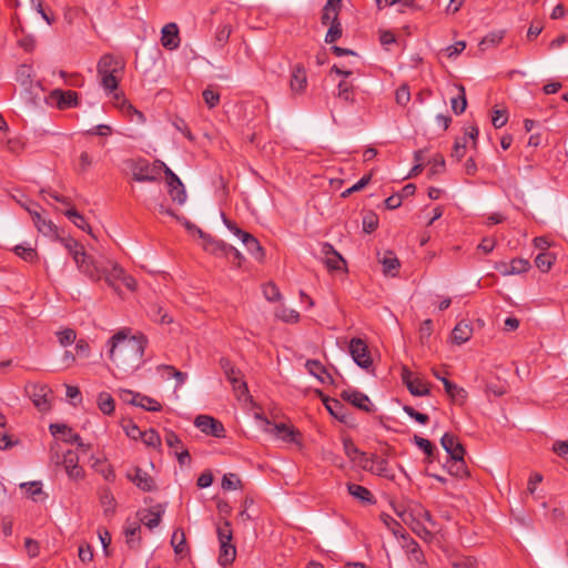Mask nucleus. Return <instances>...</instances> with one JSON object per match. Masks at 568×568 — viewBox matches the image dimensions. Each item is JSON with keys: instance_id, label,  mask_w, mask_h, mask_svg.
Wrapping results in <instances>:
<instances>
[{"instance_id": "53", "label": "nucleus", "mask_w": 568, "mask_h": 568, "mask_svg": "<svg viewBox=\"0 0 568 568\" xmlns=\"http://www.w3.org/2000/svg\"><path fill=\"white\" fill-rule=\"evenodd\" d=\"M61 346H69L77 341V333L72 328H64L57 333Z\"/></svg>"}, {"instance_id": "56", "label": "nucleus", "mask_w": 568, "mask_h": 568, "mask_svg": "<svg viewBox=\"0 0 568 568\" xmlns=\"http://www.w3.org/2000/svg\"><path fill=\"white\" fill-rule=\"evenodd\" d=\"M552 263L554 258L549 253H539L535 258V264L541 272H548Z\"/></svg>"}, {"instance_id": "46", "label": "nucleus", "mask_w": 568, "mask_h": 568, "mask_svg": "<svg viewBox=\"0 0 568 568\" xmlns=\"http://www.w3.org/2000/svg\"><path fill=\"white\" fill-rule=\"evenodd\" d=\"M158 371L159 372H171L172 377L175 378V381H176V385H175L176 388L181 387L187 378L186 373H183L171 365H159Z\"/></svg>"}, {"instance_id": "32", "label": "nucleus", "mask_w": 568, "mask_h": 568, "mask_svg": "<svg viewBox=\"0 0 568 568\" xmlns=\"http://www.w3.org/2000/svg\"><path fill=\"white\" fill-rule=\"evenodd\" d=\"M120 111L125 114L126 116H129L130 121L131 122H135L138 124H142L145 122V116L144 114L136 110L131 103L129 100H122L121 101V109Z\"/></svg>"}, {"instance_id": "58", "label": "nucleus", "mask_w": 568, "mask_h": 568, "mask_svg": "<svg viewBox=\"0 0 568 568\" xmlns=\"http://www.w3.org/2000/svg\"><path fill=\"white\" fill-rule=\"evenodd\" d=\"M219 363H220L221 369L223 371V373L227 379H230L234 376H237L241 373V371L237 369L232 364V362L226 357H222Z\"/></svg>"}, {"instance_id": "48", "label": "nucleus", "mask_w": 568, "mask_h": 568, "mask_svg": "<svg viewBox=\"0 0 568 568\" xmlns=\"http://www.w3.org/2000/svg\"><path fill=\"white\" fill-rule=\"evenodd\" d=\"M325 406L327 410L337 419L344 420L345 414H344V406L342 403L337 399H326Z\"/></svg>"}, {"instance_id": "3", "label": "nucleus", "mask_w": 568, "mask_h": 568, "mask_svg": "<svg viewBox=\"0 0 568 568\" xmlns=\"http://www.w3.org/2000/svg\"><path fill=\"white\" fill-rule=\"evenodd\" d=\"M348 351L353 361L361 368L368 371L373 366V358L368 351V346L362 338H352L348 345Z\"/></svg>"}, {"instance_id": "63", "label": "nucleus", "mask_w": 568, "mask_h": 568, "mask_svg": "<svg viewBox=\"0 0 568 568\" xmlns=\"http://www.w3.org/2000/svg\"><path fill=\"white\" fill-rule=\"evenodd\" d=\"M263 294L270 302H276L281 298L278 287L274 283H267L263 286Z\"/></svg>"}, {"instance_id": "17", "label": "nucleus", "mask_w": 568, "mask_h": 568, "mask_svg": "<svg viewBox=\"0 0 568 568\" xmlns=\"http://www.w3.org/2000/svg\"><path fill=\"white\" fill-rule=\"evenodd\" d=\"M440 444L446 453L449 455V458H460L465 456V448L458 442L457 437L453 434L445 433L440 439Z\"/></svg>"}, {"instance_id": "16", "label": "nucleus", "mask_w": 568, "mask_h": 568, "mask_svg": "<svg viewBox=\"0 0 568 568\" xmlns=\"http://www.w3.org/2000/svg\"><path fill=\"white\" fill-rule=\"evenodd\" d=\"M161 43L168 50H174L180 45L179 28L174 22H170L162 28Z\"/></svg>"}, {"instance_id": "59", "label": "nucleus", "mask_w": 568, "mask_h": 568, "mask_svg": "<svg viewBox=\"0 0 568 568\" xmlns=\"http://www.w3.org/2000/svg\"><path fill=\"white\" fill-rule=\"evenodd\" d=\"M141 439L146 446L158 447L161 445V437L154 429L143 432Z\"/></svg>"}, {"instance_id": "2", "label": "nucleus", "mask_w": 568, "mask_h": 568, "mask_svg": "<svg viewBox=\"0 0 568 568\" xmlns=\"http://www.w3.org/2000/svg\"><path fill=\"white\" fill-rule=\"evenodd\" d=\"M65 250L72 255L80 272L85 274L90 280L98 282L101 281V271L98 264L89 256L83 250V246L73 239H57Z\"/></svg>"}, {"instance_id": "7", "label": "nucleus", "mask_w": 568, "mask_h": 568, "mask_svg": "<svg viewBox=\"0 0 568 568\" xmlns=\"http://www.w3.org/2000/svg\"><path fill=\"white\" fill-rule=\"evenodd\" d=\"M402 379L412 395L426 396L429 394L427 384L419 377L414 376V374L406 367L403 368Z\"/></svg>"}, {"instance_id": "18", "label": "nucleus", "mask_w": 568, "mask_h": 568, "mask_svg": "<svg viewBox=\"0 0 568 568\" xmlns=\"http://www.w3.org/2000/svg\"><path fill=\"white\" fill-rule=\"evenodd\" d=\"M163 513L162 506L158 505L153 509L139 510L136 515L143 525L149 529H153L160 525Z\"/></svg>"}, {"instance_id": "39", "label": "nucleus", "mask_w": 568, "mask_h": 568, "mask_svg": "<svg viewBox=\"0 0 568 568\" xmlns=\"http://www.w3.org/2000/svg\"><path fill=\"white\" fill-rule=\"evenodd\" d=\"M98 406L105 415H111L114 412V400L112 396L105 392L99 394Z\"/></svg>"}, {"instance_id": "60", "label": "nucleus", "mask_w": 568, "mask_h": 568, "mask_svg": "<svg viewBox=\"0 0 568 568\" xmlns=\"http://www.w3.org/2000/svg\"><path fill=\"white\" fill-rule=\"evenodd\" d=\"M378 226V217L375 213L368 212L363 217V230L366 233L374 232Z\"/></svg>"}, {"instance_id": "10", "label": "nucleus", "mask_w": 568, "mask_h": 568, "mask_svg": "<svg viewBox=\"0 0 568 568\" xmlns=\"http://www.w3.org/2000/svg\"><path fill=\"white\" fill-rule=\"evenodd\" d=\"M62 465L68 477L72 480H79L83 478L84 470L81 466H79V456L73 450H67L63 455Z\"/></svg>"}, {"instance_id": "9", "label": "nucleus", "mask_w": 568, "mask_h": 568, "mask_svg": "<svg viewBox=\"0 0 568 568\" xmlns=\"http://www.w3.org/2000/svg\"><path fill=\"white\" fill-rule=\"evenodd\" d=\"M307 87L306 70L302 63H296L291 69L290 89L292 94H302Z\"/></svg>"}, {"instance_id": "25", "label": "nucleus", "mask_w": 568, "mask_h": 568, "mask_svg": "<svg viewBox=\"0 0 568 568\" xmlns=\"http://www.w3.org/2000/svg\"><path fill=\"white\" fill-rule=\"evenodd\" d=\"M445 466L448 473L457 478H466L469 475L464 457L449 458Z\"/></svg>"}, {"instance_id": "22", "label": "nucleus", "mask_w": 568, "mask_h": 568, "mask_svg": "<svg viewBox=\"0 0 568 568\" xmlns=\"http://www.w3.org/2000/svg\"><path fill=\"white\" fill-rule=\"evenodd\" d=\"M473 335V326L467 321H460L456 324L452 332V339L455 344L462 345L470 339Z\"/></svg>"}, {"instance_id": "13", "label": "nucleus", "mask_w": 568, "mask_h": 568, "mask_svg": "<svg viewBox=\"0 0 568 568\" xmlns=\"http://www.w3.org/2000/svg\"><path fill=\"white\" fill-rule=\"evenodd\" d=\"M126 477L143 491H151L154 489L153 478L140 467H134L132 471L126 474Z\"/></svg>"}, {"instance_id": "45", "label": "nucleus", "mask_w": 568, "mask_h": 568, "mask_svg": "<svg viewBox=\"0 0 568 568\" xmlns=\"http://www.w3.org/2000/svg\"><path fill=\"white\" fill-rule=\"evenodd\" d=\"M168 192L173 202H176L180 205L185 203L186 192H185V187H184L183 183H181L180 186H178V185L168 186Z\"/></svg>"}, {"instance_id": "52", "label": "nucleus", "mask_w": 568, "mask_h": 568, "mask_svg": "<svg viewBox=\"0 0 568 568\" xmlns=\"http://www.w3.org/2000/svg\"><path fill=\"white\" fill-rule=\"evenodd\" d=\"M232 386L234 392L236 393L237 397L241 398L242 396L246 395L248 389L246 383L243 381V375L240 373L237 376H234L230 379H227Z\"/></svg>"}, {"instance_id": "38", "label": "nucleus", "mask_w": 568, "mask_h": 568, "mask_svg": "<svg viewBox=\"0 0 568 568\" xmlns=\"http://www.w3.org/2000/svg\"><path fill=\"white\" fill-rule=\"evenodd\" d=\"M100 503L104 514H113L115 509V499L110 489L105 488L100 494Z\"/></svg>"}, {"instance_id": "42", "label": "nucleus", "mask_w": 568, "mask_h": 568, "mask_svg": "<svg viewBox=\"0 0 568 568\" xmlns=\"http://www.w3.org/2000/svg\"><path fill=\"white\" fill-rule=\"evenodd\" d=\"M134 406H139L141 408H144L148 412H159L161 410L162 406L161 404L145 395H142L139 393L138 403L133 404Z\"/></svg>"}, {"instance_id": "30", "label": "nucleus", "mask_w": 568, "mask_h": 568, "mask_svg": "<svg viewBox=\"0 0 568 568\" xmlns=\"http://www.w3.org/2000/svg\"><path fill=\"white\" fill-rule=\"evenodd\" d=\"M347 490L349 495H352L354 498L366 503V504H373L374 497L373 494L364 486L357 485V484H348Z\"/></svg>"}, {"instance_id": "23", "label": "nucleus", "mask_w": 568, "mask_h": 568, "mask_svg": "<svg viewBox=\"0 0 568 568\" xmlns=\"http://www.w3.org/2000/svg\"><path fill=\"white\" fill-rule=\"evenodd\" d=\"M123 69V63L111 54H104L98 62V74L118 73Z\"/></svg>"}, {"instance_id": "54", "label": "nucleus", "mask_w": 568, "mask_h": 568, "mask_svg": "<svg viewBox=\"0 0 568 568\" xmlns=\"http://www.w3.org/2000/svg\"><path fill=\"white\" fill-rule=\"evenodd\" d=\"M342 24L338 21L332 22L329 26L327 33L325 36V42L326 43H334L336 40H338L342 37Z\"/></svg>"}, {"instance_id": "64", "label": "nucleus", "mask_w": 568, "mask_h": 568, "mask_svg": "<svg viewBox=\"0 0 568 568\" xmlns=\"http://www.w3.org/2000/svg\"><path fill=\"white\" fill-rule=\"evenodd\" d=\"M552 450L562 459L568 462V440H557L552 445Z\"/></svg>"}, {"instance_id": "47", "label": "nucleus", "mask_w": 568, "mask_h": 568, "mask_svg": "<svg viewBox=\"0 0 568 568\" xmlns=\"http://www.w3.org/2000/svg\"><path fill=\"white\" fill-rule=\"evenodd\" d=\"M221 486L224 490H233L242 487V481L236 474L229 473L222 478Z\"/></svg>"}, {"instance_id": "24", "label": "nucleus", "mask_w": 568, "mask_h": 568, "mask_svg": "<svg viewBox=\"0 0 568 568\" xmlns=\"http://www.w3.org/2000/svg\"><path fill=\"white\" fill-rule=\"evenodd\" d=\"M445 392L452 398L453 402L462 405L467 398V392L458 385L452 383L447 378H442Z\"/></svg>"}, {"instance_id": "36", "label": "nucleus", "mask_w": 568, "mask_h": 568, "mask_svg": "<svg viewBox=\"0 0 568 568\" xmlns=\"http://www.w3.org/2000/svg\"><path fill=\"white\" fill-rule=\"evenodd\" d=\"M529 266L530 264L527 260L514 258L509 264V268H505L501 273L503 275L520 274L528 271Z\"/></svg>"}, {"instance_id": "41", "label": "nucleus", "mask_w": 568, "mask_h": 568, "mask_svg": "<svg viewBox=\"0 0 568 568\" xmlns=\"http://www.w3.org/2000/svg\"><path fill=\"white\" fill-rule=\"evenodd\" d=\"M171 545L176 555H182L185 550V534L183 529L176 528L171 538Z\"/></svg>"}, {"instance_id": "44", "label": "nucleus", "mask_w": 568, "mask_h": 568, "mask_svg": "<svg viewBox=\"0 0 568 568\" xmlns=\"http://www.w3.org/2000/svg\"><path fill=\"white\" fill-rule=\"evenodd\" d=\"M101 78V85L106 92H114L119 87V79L116 73L99 74Z\"/></svg>"}, {"instance_id": "21", "label": "nucleus", "mask_w": 568, "mask_h": 568, "mask_svg": "<svg viewBox=\"0 0 568 568\" xmlns=\"http://www.w3.org/2000/svg\"><path fill=\"white\" fill-rule=\"evenodd\" d=\"M341 7L342 0H327L322 10L321 22L326 26L338 21Z\"/></svg>"}, {"instance_id": "61", "label": "nucleus", "mask_w": 568, "mask_h": 568, "mask_svg": "<svg viewBox=\"0 0 568 568\" xmlns=\"http://www.w3.org/2000/svg\"><path fill=\"white\" fill-rule=\"evenodd\" d=\"M414 444L420 448L428 457H430L435 450L434 445L426 438L420 437L418 435H414L413 437Z\"/></svg>"}, {"instance_id": "51", "label": "nucleus", "mask_w": 568, "mask_h": 568, "mask_svg": "<svg viewBox=\"0 0 568 568\" xmlns=\"http://www.w3.org/2000/svg\"><path fill=\"white\" fill-rule=\"evenodd\" d=\"M232 386L234 392L236 393L237 397L241 398L242 396L246 395L248 389L246 383L243 381V375L240 373L237 376H234L230 379H227Z\"/></svg>"}, {"instance_id": "26", "label": "nucleus", "mask_w": 568, "mask_h": 568, "mask_svg": "<svg viewBox=\"0 0 568 568\" xmlns=\"http://www.w3.org/2000/svg\"><path fill=\"white\" fill-rule=\"evenodd\" d=\"M379 262L383 265V273L389 276H395L397 270L400 266L399 260L390 251L385 252L384 255L379 258Z\"/></svg>"}, {"instance_id": "35", "label": "nucleus", "mask_w": 568, "mask_h": 568, "mask_svg": "<svg viewBox=\"0 0 568 568\" xmlns=\"http://www.w3.org/2000/svg\"><path fill=\"white\" fill-rule=\"evenodd\" d=\"M458 94L457 97L452 98L450 104L452 110L455 114H462L467 106V100H466V93L465 88L463 85H457Z\"/></svg>"}, {"instance_id": "55", "label": "nucleus", "mask_w": 568, "mask_h": 568, "mask_svg": "<svg viewBox=\"0 0 568 568\" xmlns=\"http://www.w3.org/2000/svg\"><path fill=\"white\" fill-rule=\"evenodd\" d=\"M63 440L69 444H77L79 448L83 449V452L90 448V445L84 444L81 437L77 433H73L70 427H68V430L63 433Z\"/></svg>"}, {"instance_id": "37", "label": "nucleus", "mask_w": 568, "mask_h": 568, "mask_svg": "<svg viewBox=\"0 0 568 568\" xmlns=\"http://www.w3.org/2000/svg\"><path fill=\"white\" fill-rule=\"evenodd\" d=\"M13 252L26 262H34L38 258L37 251L30 245L19 244L16 245Z\"/></svg>"}, {"instance_id": "19", "label": "nucleus", "mask_w": 568, "mask_h": 568, "mask_svg": "<svg viewBox=\"0 0 568 568\" xmlns=\"http://www.w3.org/2000/svg\"><path fill=\"white\" fill-rule=\"evenodd\" d=\"M200 236L204 240V250L224 256L226 251H231V244L225 243L222 240L214 239L210 235L204 234L200 229H197Z\"/></svg>"}, {"instance_id": "4", "label": "nucleus", "mask_w": 568, "mask_h": 568, "mask_svg": "<svg viewBox=\"0 0 568 568\" xmlns=\"http://www.w3.org/2000/svg\"><path fill=\"white\" fill-rule=\"evenodd\" d=\"M160 162L161 161H156L153 164L143 163L136 165L132 172L133 180L136 182L158 181L162 172V165Z\"/></svg>"}, {"instance_id": "43", "label": "nucleus", "mask_w": 568, "mask_h": 568, "mask_svg": "<svg viewBox=\"0 0 568 568\" xmlns=\"http://www.w3.org/2000/svg\"><path fill=\"white\" fill-rule=\"evenodd\" d=\"M504 38V31H494L488 33L483 40L479 42L480 50H486L490 47L497 45L501 39Z\"/></svg>"}, {"instance_id": "14", "label": "nucleus", "mask_w": 568, "mask_h": 568, "mask_svg": "<svg viewBox=\"0 0 568 568\" xmlns=\"http://www.w3.org/2000/svg\"><path fill=\"white\" fill-rule=\"evenodd\" d=\"M268 427L266 432L276 436L285 443H296L300 436L298 430L293 427H288L286 424H274L267 422Z\"/></svg>"}, {"instance_id": "29", "label": "nucleus", "mask_w": 568, "mask_h": 568, "mask_svg": "<svg viewBox=\"0 0 568 568\" xmlns=\"http://www.w3.org/2000/svg\"><path fill=\"white\" fill-rule=\"evenodd\" d=\"M241 241L256 260L261 261L264 257V250L254 235L247 233Z\"/></svg>"}, {"instance_id": "49", "label": "nucleus", "mask_w": 568, "mask_h": 568, "mask_svg": "<svg viewBox=\"0 0 568 568\" xmlns=\"http://www.w3.org/2000/svg\"><path fill=\"white\" fill-rule=\"evenodd\" d=\"M216 534L220 544L232 541L233 532L231 528V523L229 520H224L223 524L217 526Z\"/></svg>"}, {"instance_id": "15", "label": "nucleus", "mask_w": 568, "mask_h": 568, "mask_svg": "<svg viewBox=\"0 0 568 568\" xmlns=\"http://www.w3.org/2000/svg\"><path fill=\"white\" fill-rule=\"evenodd\" d=\"M405 540V549L408 555L410 562L416 568H426L425 556L419 547V545L412 538H406L404 535H400Z\"/></svg>"}, {"instance_id": "8", "label": "nucleus", "mask_w": 568, "mask_h": 568, "mask_svg": "<svg viewBox=\"0 0 568 568\" xmlns=\"http://www.w3.org/2000/svg\"><path fill=\"white\" fill-rule=\"evenodd\" d=\"M49 98L50 101L60 110H65L78 105V94L75 91L55 89L51 91Z\"/></svg>"}, {"instance_id": "5", "label": "nucleus", "mask_w": 568, "mask_h": 568, "mask_svg": "<svg viewBox=\"0 0 568 568\" xmlns=\"http://www.w3.org/2000/svg\"><path fill=\"white\" fill-rule=\"evenodd\" d=\"M194 425L206 435L217 438L224 437L225 429L222 423L209 415H199Z\"/></svg>"}, {"instance_id": "27", "label": "nucleus", "mask_w": 568, "mask_h": 568, "mask_svg": "<svg viewBox=\"0 0 568 568\" xmlns=\"http://www.w3.org/2000/svg\"><path fill=\"white\" fill-rule=\"evenodd\" d=\"M141 527L138 523H128L124 527L126 544L132 549H138L141 545V538L138 536Z\"/></svg>"}, {"instance_id": "62", "label": "nucleus", "mask_w": 568, "mask_h": 568, "mask_svg": "<svg viewBox=\"0 0 568 568\" xmlns=\"http://www.w3.org/2000/svg\"><path fill=\"white\" fill-rule=\"evenodd\" d=\"M338 98L345 102H353V87L345 81H341L337 85Z\"/></svg>"}, {"instance_id": "31", "label": "nucleus", "mask_w": 568, "mask_h": 568, "mask_svg": "<svg viewBox=\"0 0 568 568\" xmlns=\"http://www.w3.org/2000/svg\"><path fill=\"white\" fill-rule=\"evenodd\" d=\"M308 373L318 378L322 383L326 379H332V376L326 372V368L316 359H308L305 364Z\"/></svg>"}, {"instance_id": "28", "label": "nucleus", "mask_w": 568, "mask_h": 568, "mask_svg": "<svg viewBox=\"0 0 568 568\" xmlns=\"http://www.w3.org/2000/svg\"><path fill=\"white\" fill-rule=\"evenodd\" d=\"M236 557V547L230 542L220 544V555H219V564L221 566L231 565Z\"/></svg>"}, {"instance_id": "33", "label": "nucleus", "mask_w": 568, "mask_h": 568, "mask_svg": "<svg viewBox=\"0 0 568 568\" xmlns=\"http://www.w3.org/2000/svg\"><path fill=\"white\" fill-rule=\"evenodd\" d=\"M64 215L79 229L85 231L87 233L92 234V229L84 219L82 214H80L75 209L71 207L64 212Z\"/></svg>"}, {"instance_id": "1", "label": "nucleus", "mask_w": 568, "mask_h": 568, "mask_svg": "<svg viewBox=\"0 0 568 568\" xmlns=\"http://www.w3.org/2000/svg\"><path fill=\"white\" fill-rule=\"evenodd\" d=\"M109 343L111 345L109 357L119 371L131 374L142 364L148 339L144 335L129 337L125 331L114 334Z\"/></svg>"}, {"instance_id": "6", "label": "nucleus", "mask_w": 568, "mask_h": 568, "mask_svg": "<svg viewBox=\"0 0 568 568\" xmlns=\"http://www.w3.org/2000/svg\"><path fill=\"white\" fill-rule=\"evenodd\" d=\"M27 390L32 403L40 412H47L50 409L49 395L52 392L48 385H31Z\"/></svg>"}, {"instance_id": "34", "label": "nucleus", "mask_w": 568, "mask_h": 568, "mask_svg": "<svg viewBox=\"0 0 568 568\" xmlns=\"http://www.w3.org/2000/svg\"><path fill=\"white\" fill-rule=\"evenodd\" d=\"M232 33V26L230 23H223L217 27L215 34H214V44L217 48H223Z\"/></svg>"}, {"instance_id": "57", "label": "nucleus", "mask_w": 568, "mask_h": 568, "mask_svg": "<svg viewBox=\"0 0 568 568\" xmlns=\"http://www.w3.org/2000/svg\"><path fill=\"white\" fill-rule=\"evenodd\" d=\"M381 520L385 524V526L395 535V536H400L403 535L402 534V530L403 527L400 526V524L395 520L392 516L387 515V514H382L381 515Z\"/></svg>"}, {"instance_id": "40", "label": "nucleus", "mask_w": 568, "mask_h": 568, "mask_svg": "<svg viewBox=\"0 0 568 568\" xmlns=\"http://www.w3.org/2000/svg\"><path fill=\"white\" fill-rule=\"evenodd\" d=\"M275 316L285 323H297L300 314L293 308L281 306L275 311Z\"/></svg>"}, {"instance_id": "50", "label": "nucleus", "mask_w": 568, "mask_h": 568, "mask_svg": "<svg viewBox=\"0 0 568 568\" xmlns=\"http://www.w3.org/2000/svg\"><path fill=\"white\" fill-rule=\"evenodd\" d=\"M20 488L24 491L27 497H31L33 500H37V496L42 494L40 481L22 483L20 484Z\"/></svg>"}, {"instance_id": "12", "label": "nucleus", "mask_w": 568, "mask_h": 568, "mask_svg": "<svg viewBox=\"0 0 568 568\" xmlns=\"http://www.w3.org/2000/svg\"><path fill=\"white\" fill-rule=\"evenodd\" d=\"M341 397L352 404L353 406L364 410V412H371V400L367 395L364 393L354 389V388H347L344 389L341 393Z\"/></svg>"}, {"instance_id": "20", "label": "nucleus", "mask_w": 568, "mask_h": 568, "mask_svg": "<svg viewBox=\"0 0 568 568\" xmlns=\"http://www.w3.org/2000/svg\"><path fill=\"white\" fill-rule=\"evenodd\" d=\"M321 253L325 257L326 266L332 271L341 270L342 265L345 263L342 255L338 252H336L335 248L328 243H324L322 245Z\"/></svg>"}, {"instance_id": "11", "label": "nucleus", "mask_w": 568, "mask_h": 568, "mask_svg": "<svg viewBox=\"0 0 568 568\" xmlns=\"http://www.w3.org/2000/svg\"><path fill=\"white\" fill-rule=\"evenodd\" d=\"M98 267L101 271V280L103 278L111 288L118 292V281H121L124 270L118 263L113 262H108L106 266L98 265Z\"/></svg>"}]
</instances>
